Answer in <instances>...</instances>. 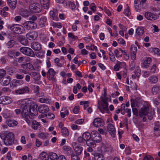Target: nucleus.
<instances>
[{
    "label": "nucleus",
    "instance_id": "nucleus-58",
    "mask_svg": "<svg viewBox=\"0 0 160 160\" xmlns=\"http://www.w3.org/2000/svg\"><path fill=\"white\" fill-rule=\"evenodd\" d=\"M124 13L127 16H129L130 14V9L128 7L124 10Z\"/></svg>",
    "mask_w": 160,
    "mask_h": 160
},
{
    "label": "nucleus",
    "instance_id": "nucleus-42",
    "mask_svg": "<svg viewBox=\"0 0 160 160\" xmlns=\"http://www.w3.org/2000/svg\"><path fill=\"white\" fill-rule=\"evenodd\" d=\"M15 44V42L13 40H10L8 41L6 43V45L8 48L13 47Z\"/></svg>",
    "mask_w": 160,
    "mask_h": 160
},
{
    "label": "nucleus",
    "instance_id": "nucleus-41",
    "mask_svg": "<svg viewBox=\"0 0 160 160\" xmlns=\"http://www.w3.org/2000/svg\"><path fill=\"white\" fill-rule=\"evenodd\" d=\"M61 133L62 136L64 137L67 136L69 134V132L68 129L66 128H63L61 130Z\"/></svg>",
    "mask_w": 160,
    "mask_h": 160
},
{
    "label": "nucleus",
    "instance_id": "nucleus-22",
    "mask_svg": "<svg viewBox=\"0 0 160 160\" xmlns=\"http://www.w3.org/2000/svg\"><path fill=\"white\" fill-rule=\"evenodd\" d=\"M160 125L159 122H157L154 123V127L153 128L154 133H157L158 135H160Z\"/></svg>",
    "mask_w": 160,
    "mask_h": 160
},
{
    "label": "nucleus",
    "instance_id": "nucleus-4",
    "mask_svg": "<svg viewBox=\"0 0 160 160\" xmlns=\"http://www.w3.org/2000/svg\"><path fill=\"white\" fill-rule=\"evenodd\" d=\"M20 51L23 54L31 57L35 56L34 52L30 48L27 47H22L20 49Z\"/></svg>",
    "mask_w": 160,
    "mask_h": 160
},
{
    "label": "nucleus",
    "instance_id": "nucleus-39",
    "mask_svg": "<svg viewBox=\"0 0 160 160\" xmlns=\"http://www.w3.org/2000/svg\"><path fill=\"white\" fill-rule=\"evenodd\" d=\"M95 141L93 140L92 138L90 139L86 142V144L88 146L94 147L96 146Z\"/></svg>",
    "mask_w": 160,
    "mask_h": 160
},
{
    "label": "nucleus",
    "instance_id": "nucleus-29",
    "mask_svg": "<svg viewBox=\"0 0 160 160\" xmlns=\"http://www.w3.org/2000/svg\"><path fill=\"white\" fill-rule=\"evenodd\" d=\"M160 92V86L154 85L152 89V93L153 94L156 95Z\"/></svg>",
    "mask_w": 160,
    "mask_h": 160
},
{
    "label": "nucleus",
    "instance_id": "nucleus-64",
    "mask_svg": "<svg viewBox=\"0 0 160 160\" xmlns=\"http://www.w3.org/2000/svg\"><path fill=\"white\" fill-rule=\"evenodd\" d=\"M143 160H154L152 157L150 156H146L143 158Z\"/></svg>",
    "mask_w": 160,
    "mask_h": 160
},
{
    "label": "nucleus",
    "instance_id": "nucleus-24",
    "mask_svg": "<svg viewBox=\"0 0 160 160\" xmlns=\"http://www.w3.org/2000/svg\"><path fill=\"white\" fill-rule=\"evenodd\" d=\"M8 3L12 10H14L16 6V0H8Z\"/></svg>",
    "mask_w": 160,
    "mask_h": 160
},
{
    "label": "nucleus",
    "instance_id": "nucleus-28",
    "mask_svg": "<svg viewBox=\"0 0 160 160\" xmlns=\"http://www.w3.org/2000/svg\"><path fill=\"white\" fill-rule=\"evenodd\" d=\"M49 110V108L45 105L41 106L38 108L39 112L42 113H45L48 112Z\"/></svg>",
    "mask_w": 160,
    "mask_h": 160
},
{
    "label": "nucleus",
    "instance_id": "nucleus-55",
    "mask_svg": "<svg viewBox=\"0 0 160 160\" xmlns=\"http://www.w3.org/2000/svg\"><path fill=\"white\" fill-rule=\"evenodd\" d=\"M156 70V66L155 64H154L152 66L150 69V73L151 74H153L155 73Z\"/></svg>",
    "mask_w": 160,
    "mask_h": 160
},
{
    "label": "nucleus",
    "instance_id": "nucleus-7",
    "mask_svg": "<svg viewBox=\"0 0 160 160\" xmlns=\"http://www.w3.org/2000/svg\"><path fill=\"white\" fill-rule=\"evenodd\" d=\"M149 111V108L148 105H144L139 112V115L141 118L146 116Z\"/></svg>",
    "mask_w": 160,
    "mask_h": 160
},
{
    "label": "nucleus",
    "instance_id": "nucleus-54",
    "mask_svg": "<svg viewBox=\"0 0 160 160\" xmlns=\"http://www.w3.org/2000/svg\"><path fill=\"white\" fill-rule=\"evenodd\" d=\"M6 74V71L4 70H0V79H2Z\"/></svg>",
    "mask_w": 160,
    "mask_h": 160
},
{
    "label": "nucleus",
    "instance_id": "nucleus-35",
    "mask_svg": "<svg viewBox=\"0 0 160 160\" xmlns=\"http://www.w3.org/2000/svg\"><path fill=\"white\" fill-rule=\"evenodd\" d=\"M39 158L42 160H48L49 159L48 155L45 152H42L40 154Z\"/></svg>",
    "mask_w": 160,
    "mask_h": 160
},
{
    "label": "nucleus",
    "instance_id": "nucleus-16",
    "mask_svg": "<svg viewBox=\"0 0 160 160\" xmlns=\"http://www.w3.org/2000/svg\"><path fill=\"white\" fill-rule=\"evenodd\" d=\"M15 92L18 94H24L25 93H28L29 92V88L27 86H25L15 90Z\"/></svg>",
    "mask_w": 160,
    "mask_h": 160
},
{
    "label": "nucleus",
    "instance_id": "nucleus-21",
    "mask_svg": "<svg viewBox=\"0 0 160 160\" xmlns=\"http://www.w3.org/2000/svg\"><path fill=\"white\" fill-rule=\"evenodd\" d=\"M27 38L29 40H32L35 39L37 37L38 35L35 31H33L26 34Z\"/></svg>",
    "mask_w": 160,
    "mask_h": 160
},
{
    "label": "nucleus",
    "instance_id": "nucleus-8",
    "mask_svg": "<svg viewBox=\"0 0 160 160\" xmlns=\"http://www.w3.org/2000/svg\"><path fill=\"white\" fill-rule=\"evenodd\" d=\"M72 146L76 154V155H79L81 154L83 148L81 145L78 144L76 142H74L72 143Z\"/></svg>",
    "mask_w": 160,
    "mask_h": 160
},
{
    "label": "nucleus",
    "instance_id": "nucleus-59",
    "mask_svg": "<svg viewBox=\"0 0 160 160\" xmlns=\"http://www.w3.org/2000/svg\"><path fill=\"white\" fill-rule=\"evenodd\" d=\"M71 158L72 160H80L79 157L74 154H71Z\"/></svg>",
    "mask_w": 160,
    "mask_h": 160
},
{
    "label": "nucleus",
    "instance_id": "nucleus-14",
    "mask_svg": "<svg viewBox=\"0 0 160 160\" xmlns=\"http://www.w3.org/2000/svg\"><path fill=\"white\" fill-rule=\"evenodd\" d=\"M94 126L96 127H100L103 126L104 122L102 119L98 118H95L93 122Z\"/></svg>",
    "mask_w": 160,
    "mask_h": 160
},
{
    "label": "nucleus",
    "instance_id": "nucleus-3",
    "mask_svg": "<svg viewBox=\"0 0 160 160\" xmlns=\"http://www.w3.org/2000/svg\"><path fill=\"white\" fill-rule=\"evenodd\" d=\"M23 25L24 28L28 30H32L36 28L37 24L33 21H29L25 22Z\"/></svg>",
    "mask_w": 160,
    "mask_h": 160
},
{
    "label": "nucleus",
    "instance_id": "nucleus-60",
    "mask_svg": "<svg viewBox=\"0 0 160 160\" xmlns=\"http://www.w3.org/2000/svg\"><path fill=\"white\" fill-rule=\"evenodd\" d=\"M68 36L69 37L74 39H77L78 38L77 36L73 35L71 32H70L68 33Z\"/></svg>",
    "mask_w": 160,
    "mask_h": 160
},
{
    "label": "nucleus",
    "instance_id": "nucleus-51",
    "mask_svg": "<svg viewBox=\"0 0 160 160\" xmlns=\"http://www.w3.org/2000/svg\"><path fill=\"white\" fill-rule=\"evenodd\" d=\"M137 51V48L136 46L134 45H132L130 48V52L131 53H136Z\"/></svg>",
    "mask_w": 160,
    "mask_h": 160
},
{
    "label": "nucleus",
    "instance_id": "nucleus-11",
    "mask_svg": "<svg viewBox=\"0 0 160 160\" xmlns=\"http://www.w3.org/2000/svg\"><path fill=\"white\" fill-rule=\"evenodd\" d=\"M144 16L147 19L149 20L153 21L157 19V17L156 15L149 12H147L145 13Z\"/></svg>",
    "mask_w": 160,
    "mask_h": 160
},
{
    "label": "nucleus",
    "instance_id": "nucleus-18",
    "mask_svg": "<svg viewBox=\"0 0 160 160\" xmlns=\"http://www.w3.org/2000/svg\"><path fill=\"white\" fill-rule=\"evenodd\" d=\"M11 81V78L10 76H8L3 78L0 80V83L3 86H5L8 85Z\"/></svg>",
    "mask_w": 160,
    "mask_h": 160
},
{
    "label": "nucleus",
    "instance_id": "nucleus-1",
    "mask_svg": "<svg viewBox=\"0 0 160 160\" xmlns=\"http://www.w3.org/2000/svg\"><path fill=\"white\" fill-rule=\"evenodd\" d=\"M0 138L6 146H11L14 143V134L13 132L7 131L2 132L0 133Z\"/></svg>",
    "mask_w": 160,
    "mask_h": 160
},
{
    "label": "nucleus",
    "instance_id": "nucleus-43",
    "mask_svg": "<svg viewBox=\"0 0 160 160\" xmlns=\"http://www.w3.org/2000/svg\"><path fill=\"white\" fill-rule=\"evenodd\" d=\"M18 124L17 122L14 120H10L8 121L7 124L9 127H13Z\"/></svg>",
    "mask_w": 160,
    "mask_h": 160
},
{
    "label": "nucleus",
    "instance_id": "nucleus-40",
    "mask_svg": "<svg viewBox=\"0 0 160 160\" xmlns=\"http://www.w3.org/2000/svg\"><path fill=\"white\" fill-rule=\"evenodd\" d=\"M17 103L18 105H20V108H22L25 105H28L27 103V102L26 99L23 100L21 99L18 101L17 102Z\"/></svg>",
    "mask_w": 160,
    "mask_h": 160
},
{
    "label": "nucleus",
    "instance_id": "nucleus-19",
    "mask_svg": "<svg viewBox=\"0 0 160 160\" xmlns=\"http://www.w3.org/2000/svg\"><path fill=\"white\" fill-rule=\"evenodd\" d=\"M55 74L54 69L52 68H49L47 73V78L49 80H52L54 78Z\"/></svg>",
    "mask_w": 160,
    "mask_h": 160
},
{
    "label": "nucleus",
    "instance_id": "nucleus-61",
    "mask_svg": "<svg viewBox=\"0 0 160 160\" xmlns=\"http://www.w3.org/2000/svg\"><path fill=\"white\" fill-rule=\"evenodd\" d=\"M114 53L117 57L119 58L122 57V54H120V52H119L118 50V49H115L114 51Z\"/></svg>",
    "mask_w": 160,
    "mask_h": 160
},
{
    "label": "nucleus",
    "instance_id": "nucleus-62",
    "mask_svg": "<svg viewBox=\"0 0 160 160\" xmlns=\"http://www.w3.org/2000/svg\"><path fill=\"white\" fill-rule=\"evenodd\" d=\"M69 5L70 8L72 9H74L76 8V5L73 2H70L69 3Z\"/></svg>",
    "mask_w": 160,
    "mask_h": 160
},
{
    "label": "nucleus",
    "instance_id": "nucleus-34",
    "mask_svg": "<svg viewBox=\"0 0 160 160\" xmlns=\"http://www.w3.org/2000/svg\"><path fill=\"white\" fill-rule=\"evenodd\" d=\"M123 65L124 66L125 65V63L124 62H120L118 61L117 63L114 66V69L115 71H118L119 70V68L121 66Z\"/></svg>",
    "mask_w": 160,
    "mask_h": 160
},
{
    "label": "nucleus",
    "instance_id": "nucleus-25",
    "mask_svg": "<svg viewBox=\"0 0 160 160\" xmlns=\"http://www.w3.org/2000/svg\"><path fill=\"white\" fill-rule=\"evenodd\" d=\"M18 39L20 43L24 45H27L28 43V40L24 36H19Z\"/></svg>",
    "mask_w": 160,
    "mask_h": 160
},
{
    "label": "nucleus",
    "instance_id": "nucleus-46",
    "mask_svg": "<svg viewBox=\"0 0 160 160\" xmlns=\"http://www.w3.org/2000/svg\"><path fill=\"white\" fill-rule=\"evenodd\" d=\"M51 160H57L58 155L56 153L54 152H51L49 154Z\"/></svg>",
    "mask_w": 160,
    "mask_h": 160
},
{
    "label": "nucleus",
    "instance_id": "nucleus-52",
    "mask_svg": "<svg viewBox=\"0 0 160 160\" xmlns=\"http://www.w3.org/2000/svg\"><path fill=\"white\" fill-rule=\"evenodd\" d=\"M47 135V133L42 132L38 134V136L39 138L42 139H45L47 138L48 137Z\"/></svg>",
    "mask_w": 160,
    "mask_h": 160
},
{
    "label": "nucleus",
    "instance_id": "nucleus-2",
    "mask_svg": "<svg viewBox=\"0 0 160 160\" xmlns=\"http://www.w3.org/2000/svg\"><path fill=\"white\" fill-rule=\"evenodd\" d=\"M22 109L21 114L24 118L25 120L28 123L30 124L32 120V117L30 115L29 105H25L24 106L21 108Z\"/></svg>",
    "mask_w": 160,
    "mask_h": 160
},
{
    "label": "nucleus",
    "instance_id": "nucleus-38",
    "mask_svg": "<svg viewBox=\"0 0 160 160\" xmlns=\"http://www.w3.org/2000/svg\"><path fill=\"white\" fill-rule=\"evenodd\" d=\"M152 61L151 58H148L144 60L143 62V64L144 67L145 68H148L149 66V65L150 64Z\"/></svg>",
    "mask_w": 160,
    "mask_h": 160
},
{
    "label": "nucleus",
    "instance_id": "nucleus-53",
    "mask_svg": "<svg viewBox=\"0 0 160 160\" xmlns=\"http://www.w3.org/2000/svg\"><path fill=\"white\" fill-rule=\"evenodd\" d=\"M39 102L41 103H48L49 102V101L48 98L43 97L40 99Z\"/></svg>",
    "mask_w": 160,
    "mask_h": 160
},
{
    "label": "nucleus",
    "instance_id": "nucleus-44",
    "mask_svg": "<svg viewBox=\"0 0 160 160\" xmlns=\"http://www.w3.org/2000/svg\"><path fill=\"white\" fill-rule=\"evenodd\" d=\"M151 51L154 53V54L158 56H160V50L158 48H152Z\"/></svg>",
    "mask_w": 160,
    "mask_h": 160
},
{
    "label": "nucleus",
    "instance_id": "nucleus-50",
    "mask_svg": "<svg viewBox=\"0 0 160 160\" xmlns=\"http://www.w3.org/2000/svg\"><path fill=\"white\" fill-rule=\"evenodd\" d=\"M50 15L52 17L53 19H58V13L56 12H54L53 11H51L50 13Z\"/></svg>",
    "mask_w": 160,
    "mask_h": 160
},
{
    "label": "nucleus",
    "instance_id": "nucleus-33",
    "mask_svg": "<svg viewBox=\"0 0 160 160\" xmlns=\"http://www.w3.org/2000/svg\"><path fill=\"white\" fill-rule=\"evenodd\" d=\"M148 81L151 83H155L158 82V79L156 76L152 75L149 77Z\"/></svg>",
    "mask_w": 160,
    "mask_h": 160
},
{
    "label": "nucleus",
    "instance_id": "nucleus-13",
    "mask_svg": "<svg viewBox=\"0 0 160 160\" xmlns=\"http://www.w3.org/2000/svg\"><path fill=\"white\" fill-rule=\"evenodd\" d=\"M11 98L8 97L3 96L0 97V104L7 105L11 102Z\"/></svg>",
    "mask_w": 160,
    "mask_h": 160
},
{
    "label": "nucleus",
    "instance_id": "nucleus-32",
    "mask_svg": "<svg viewBox=\"0 0 160 160\" xmlns=\"http://www.w3.org/2000/svg\"><path fill=\"white\" fill-rule=\"evenodd\" d=\"M30 14V12L28 11L27 10L22 9L20 12V14L24 17H28Z\"/></svg>",
    "mask_w": 160,
    "mask_h": 160
},
{
    "label": "nucleus",
    "instance_id": "nucleus-10",
    "mask_svg": "<svg viewBox=\"0 0 160 160\" xmlns=\"http://www.w3.org/2000/svg\"><path fill=\"white\" fill-rule=\"evenodd\" d=\"M107 130L113 138L115 136V129L114 126L111 123L108 124L107 127Z\"/></svg>",
    "mask_w": 160,
    "mask_h": 160
},
{
    "label": "nucleus",
    "instance_id": "nucleus-20",
    "mask_svg": "<svg viewBox=\"0 0 160 160\" xmlns=\"http://www.w3.org/2000/svg\"><path fill=\"white\" fill-rule=\"evenodd\" d=\"M31 48L35 51H39L41 49L40 44L38 42H33L31 44Z\"/></svg>",
    "mask_w": 160,
    "mask_h": 160
},
{
    "label": "nucleus",
    "instance_id": "nucleus-30",
    "mask_svg": "<svg viewBox=\"0 0 160 160\" xmlns=\"http://www.w3.org/2000/svg\"><path fill=\"white\" fill-rule=\"evenodd\" d=\"M63 149L64 151V152L67 155L69 156L71 155V156L72 154H73L72 153V149L70 147L67 146H64L63 147Z\"/></svg>",
    "mask_w": 160,
    "mask_h": 160
},
{
    "label": "nucleus",
    "instance_id": "nucleus-26",
    "mask_svg": "<svg viewBox=\"0 0 160 160\" xmlns=\"http://www.w3.org/2000/svg\"><path fill=\"white\" fill-rule=\"evenodd\" d=\"M50 0H40V2L43 8L46 9L48 8Z\"/></svg>",
    "mask_w": 160,
    "mask_h": 160
},
{
    "label": "nucleus",
    "instance_id": "nucleus-31",
    "mask_svg": "<svg viewBox=\"0 0 160 160\" xmlns=\"http://www.w3.org/2000/svg\"><path fill=\"white\" fill-rule=\"evenodd\" d=\"M94 160H104V158L103 155L99 153H95L93 154Z\"/></svg>",
    "mask_w": 160,
    "mask_h": 160
},
{
    "label": "nucleus",
    "instance_id": "nucleus-17",
    "mask_svg": "<svg viewBox=\"0 0 160 160\" xmlns=\"http://www.w3.org/2000/svg\"><path fill=\"white\" fill-rule=\"evenodd\" d=\"M28 74L31 76L35 81H38L40 80L41 76L38 72H29Z\"/></svg>",
    "mask_w": 160,
    "mask_h": 160
},
{
    "label": "nucleus",
    "instance_id": "nucleus-47",
    "mask_svg": "<svg viewBox=\"0 0 160 160\" xmlns=\"http://www.w3.org/2000/svg\"><path fill=\"white\" fill-rule=\"evenodd\" d=\"M144 32V28L143 27H140L138 28L136 31L137 34L139 35H142Z\"/></svg>",
    "mask_w": 160,
    "mask_h": 160
},
{
    "label": "nucleus",
    "instance_id": "nucleus-56",
    "mask_svg": "<svg viewBox=\"0 0 160 160\" xmlns=\"http://www.w3.org/2000/svg\"><path fill=\"white\" fill-rule=\"evenodd\" d=\"M0 14L2 17H6L8 15L7 12L4 11V10H2V9H0Z\"/></svg>",
    "mask_w": 160,
    "mask_h": 160
},
{
    "label": "nucleus",
    "instance_id": "nucleus-57",
    "mask_svg": "<svg viewBox=\"0 0 160 160\" xmlns=\"http://www.w3.org/2000/svg\"><path fill=\"white\" fill-rule=\"evenodd\" d=\"M79 111V106H76L72 110L73 112L75 114H77Z\"/></svg>",
    "mask_w": 160,
    "mask_h": 160
},
{
    "label": "nucleus",
    "instance_id": "nucleus-5",
    "mask_svg": "<svg viewBox=\"0 0 160 160\" xmlns=\"http://www.w3.org/2000/svg\"><path fill=\"white\" fill-rule=\"evenodd\" d=\"M11 30L17 34H21L23 32V27L18 24H14L10 28Z\"/></svg>",
    "mask_w": 160,
    "mask_h": 160
},
{
    "label": "nucleus",
    "instance_id": "nucleus-23",
    "mask_svg": "<svg viewBox=\"0 0 160 160\" xmlns=\"http://www.w3.org/2000/svg\"><path fill=\"white\" fill-rule=\"evenodd\" d=\"M31 10L35 12H39L42 9L41 7L38 4L32 6L30 7Z\"/></svg>",
    "mask_w": 160,
    "mask_h": 160
},
{
    "label": "nucleus",
    "instance_id": "nucleus-27",
    "mask_svg": "<svg viewBox=\"0 0 160 160\" xmlns=\"http://www.w3.org/2000/svg\"><path fill=\"white\" fill-rule=\"evenodd\" d=\"M32 124V128L34 130H37L38 128V127L40 125V122H38L36 120H33V118L32 117V120L30 122V124H28V125H30Z\"/></svg>",
    "mask_w": 160,
    "mask_h": 160
},
{
    "label": "nucleus",
    "instance_id": "nucleus-37",
    "mask_svg": "<svg viewBox=\"0 0 160 160\" xmlns=\"http://www.w3.org/2000/svg\"><path fill=\"white\" fill-rule=\"evenodd\" d=\"M47 21V18L46 17H42L40 19L39 22V25L41 27H42L45 25V24Z\"/></svg>",
    "mask_w": 160,
    "mask_h": 160
},
{
    "label": "nucleus",
    "instance_id": "nucleus-36",
    "mask_svg": "<svg viewBox=\"0 0 160 160\" xmlns=\"http://www.w3.org/2000/svg\"><path fill=\"white\" fill-rule=\"evenodd\" d=\"M82 137L84 140L87 142L91 138V134H90V133L86 132L83 134Z\"/></svg>",
    "mask_w": 160,
    "mask_h": 160
},
{
    "label": "nucleus",
    "instance_id": "nucleus-48",
    "mask_svg": "<svg viewBox=\"0 0 160 160\" xmlns=\"http://www.w3.org/2000/svg\"><path fill=\"white\" fill-rule=\"evenodd\" d=\"M15 54V51L14 50H9L7 52V55L10 58H14Z\"/></svg>",
    "mask_w": 160,
    "mask_h": 160
},
{
    "label": "nucleus",
    "instance_id": "nucleus-15",
    "mask_svg": "<svg viewBox=\"0 0 160 160\" xmlns=\"http://www.w3.org/2000/svg\"><path fill=\"white\" fill-rule=\"evenodd\" d=\"M38 106L37 104H34L31 106L30 107H29V112L32 115L31 117H32V116H35L38 114V113L37 109Z\"/></svg>",
    "mask_w": 160,
    "mask_h": 160
},
{
    "label": "nucleus",
    "instance_id": "nucleus-49",
    "mask_svg": "<svg viewBox=\"0 0 160 160\" xmlns=\"http://www.w3.org/2000/svg\"><path fill=\"white\" fill-rule=\"evenodd\" d=\"M154 114V112L153 110H150L148 112V114L147 115H148V119L150 120H151L153 118V116Z\"/></svg>",
    "mask_w": 160,
    "mask_h": 160
},
{
    "label": "nucleus",
    "instance_id": "nucleus-9",
    "mask_svg": "<svg viewBox=\"0 0 160 160\" xmlns=\"http://www.w3.org/2000/svg\"><path fill=\"white\" fill-rule=\"evenodd\" d=\"M91 138L97 142H100L102 139L101 135L96 131L92 132Z\"/></svg>",
    "mask_w": 160,
    "mask_h": 160
},
{
    "label": "nucleus",
    "instance_id": "nucleus-6",
    "mask_svg": "<svg viewBox=\"0 0 160 160\" xmlns=\"http://www.w3.org/2000/svg\"><path fill=\"white\" fill-rule=\"evenodd\" d=\"M100 101L98 102V108L100 112L102 113L106 112L108 113L109 111L108 102H102L101 104H100Z\"/></svg>",
    "mask_w": 160,
    "mask_h": 160
},
{
    "label": "nucleus",
    "instance_id": "nucleus-63",
    "mask_svg": "<svg viewBox=\"0 0 160 160\" xmlns=\"http://www.w3.org/2000/svg\"><path fill=\"white\" fill-rule=\"evenodd\" d=\"M47 116L48 117V118L50 119H53L55 117L54 115L51 113H48L47 115Z\"/></svg>",
    "mask_w": 160,
    "mask_h": 160
},
{
    "label": "nucleus",
    "instance_id": "nucleus-12",
    "mask_svg": "<svg viewBox=\"0 0 160 160\" xmlns=\"http://www.w3.org/2000/svg\"><path fill=\"white\" fill-rule=\"evenodd\" d=\"M21 67L25 70L28 71L35 70L34 66L31 63H28L21 65Z\"/></svg>",
    "mask_w": 160,
    "mask_h": 160
},
{
    "label": "nucleus",
    "instance_id": "nucleus-45",
    "mask_svg": "<svg viewBox=\"0 0 160 160\" xmlns=\"http://www.w3.org/2000/svg\"><path fill=\"white\" fill-rule=\"evenodd\" d=\"M102 102H108V98L107 97V94L105 91H104V94L101 97Z\"/></svg>",
    "mask_w": 160,
    "mask_h": 160
}]
</instances>
